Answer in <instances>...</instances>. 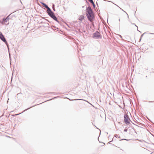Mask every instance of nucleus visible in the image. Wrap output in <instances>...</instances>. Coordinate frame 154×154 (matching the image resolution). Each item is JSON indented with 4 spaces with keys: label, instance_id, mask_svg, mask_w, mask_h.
<instances>
[{
    "label": "nucleus",
    "instance_id": "nucleus-7",
    "mask_svg": "<svg viewBox=\"0 0 154 154\" xmlns=\"http://www.w3.org/2000/svg\"><path fill=\"white\" fill-rule=\"evenodd\" d=\"M37 105L35 104V105H34V106H31V107H29V108H27V109H25V110H24V111H23L22 112H21V113H19V114H15L14 115H12V116H16L18 115H19V114H21V113H23V112H25V111H26L27 110H28V109H29L30 108H32V107H34V106H36V105Z\"/></svg>",
    "mask_w": 154,
    "mask_h": 154
},
{
    "label": "nucleus",
    "instance_id": "nucleus-19",
    "mask_svg": "<svg viewBox=\"0 0 154 154\" xmlns=\"http://www.w3.org/2000/svg\"><path fill=\"white\" fill-rule=\"evenodd\" d=\"M46 26L48 27V26H49V24L48 23H46Z\"/></svg>",
    "mask_w": 154,
    "mask_h": 154
},
{
    "label": "nucleus",
    "instance_id": "nucleus-14",
    "mask_svg": "<svg viewBox=\"0 0 154 154\" xmlns=\"http://www.w3.org/2000/svg\"><path fill=\"white\" fill-rule=\"evenodd\" d=\"M115 136L116 137V138H117V137H118V138H120V136H119V135H117L116 134H115Z\"/></svg>",
    "mask_w": 154,
    "mask_h": 154
},
{
    "label": "nucleus",
    "instance_id": "nucleus-31",
    "mask_svg": "<svg viewBox=\"0 0 154 154\" xmlns=\"http://www.w3.org/2000/svg\"><path fill=\"white\" fill-rule=\"evenodd\" d=\"M86 1V2H87V3L88 5H89V2H87V1Z\"/></svg>",
    "mask_w": 154,
    "mask_h": 154
},
{
    "label": "nucleus",
    "instance_id": "nucleus-6",
    "mask_svg": "<svg viewBox=\"0 0 154 154\" xmlns=\"http://www.w3.org/2000/svg\"><path fill=\"white\" fill-rule=\"evenodd\" d=\"M46 8L47 9V13L48 15H49L54 13V12L52 11L51 10L48 6Z\"/></svg>",
    "mask_w": 154,
    "mask_h": 154
},
{
    "label": "nucleus",
    "instance_id": "nucleus-1",
    "mask_svg": "<svg viewBox=\"0 0 154 154\" xmlns=\"http://www.w3.org/2000/svg\"><path fill=\"white\" fill-rule=\"evenodd\" d=\"M85 14L88 20L93 25H94L93 21L95 18V16L94 13L90 5L86 7Z\"/></svg>",
    "mask_w": 154,
    "mask_h": 154
},
{
    "label": "nucleus",
    "instance_id": "nucleus-32",
    "mask_svg": "<svg viewBox=\"0 0 154 154\" xmlns=\"http://www.w3.org/2000/svg\"><path fill=\"white\" fill-rule=\"evenodd\" d=\"M126 140V139H122L121 140Z\"/></svg>",
    "mask_w": 154,
    "mask_h": 154
},
{
    "label": "nucleus",
    "instance_id": "nucleus-42",
    "mask_svg": "<svg viewBox=\"0 0 154 154\" xmlns=\"http://www.w3.org/2000/svg\"><path fill=\"white\" fill-rule=\"evenodd\" d=\"M48 100H46V101H48Z\"/></svg>",
    "mask_w": 154,
    "mask_h": 154
},
{
    "label": "nucleus",
    "instance_id": "nucleus-11",
    "mask_svg": "<svg viewBox=\"0 0 154 154\" xmlns=\"http://www.w3.org/2000/svg\"><path fill=\"white\" fill-rule=\"evenodd\" d=\"M2 21L4 23V22H7V20H6V19L5 18H4L2 19Z\"/></svg>",
    "mask_w": 154,
    "mask_h": 154
},
{
    "label": "nucleus",
    "instance_id": "nucleus-44",
    "mask_svg": "<svg viewBox=\"0 0 154 154\" xmlns=\"http://www.w3.org/2000/svg\"><path fill=\"white\" fill-rule=\"evenodd\" d=\"M139 122H138V123H137V124H139Z\"/></svg>",
    "mask_w": 154,
    "mask_h": 154
},
{
    "label": "nucleus",
    "instance_id": "nucleus-43",
    "mask_svg": "<svg viewBox=\"0 0 154 154\" xmlns=\"http://www.w3.org/2000/svg\"><path fill=\"white\" fill-rule=\"evenodd\" d=\"M48 100H46V101H48Z\"/></svg>",
    "mask_w": 154,
    "mask_h": 154
},
{
    "label": "nucleus",
    "instance_id": "nucleus-26",
    "mask_svg": "<svg viewBox=\"0 0 154 154\" xmlns=\"http://www.w3.org/2000/svg\"><path fill=\"white\" fill-rule=\"evenodd\" d=\"M53 10L54 11H55V10H55V8H53Z\"/></svg>",
    "mask_w": 154,
    "mask_h": 154
},
{
    "label": "nucleus",
    "instance_id": "nucleus-10",
    "mask_svg": "<svg viewBox=\"0 0 154 154\" xmlns=\"http://www.w3.org/2000/svg\"><path fill=\"white\" fill-rule=\"evenodd\" d=\"M40 3L43 5V6L45 8H46L48 6L45 3L42 2H40Z\"/></svg>",
    "mask_w": 154,
    "mask_h": 154
},
{
    "label": "nucleus",
    "instance_id": "nucleus-13",
    "mask_svg": "<svg viewBox=\"0 0 154 154\" xmlns=\"http://www.w3.org/2000/svg\"><path fill=\"white\" fill-rule=\"evenodd\" d=\"M146 33V32H145L143 34H142L141 35L140 37V41L141 40V39H142V38L143 36Z\"/></svg>",
    "mask_w": 154,
    "mask_h": 154
},
{
    "label": "nucleus",
    "instance_id": "nucleus-4",
    "mask_svg": "<svg viewBox=\"0 0 154 154\" xmlns=\"http://www.w3.org/2000/svg\"><path fill=\"white\" fill-rule=\"evenodd\" d=\"M0 38L5 43L7 46H8V44L6 38H5L4 35L1 32H0Z\"/></svg>",
    "mask_w": 154,
    "mask_h": 154
},
{
    "label": "nucleus",
    "instance_id": "nucleus-45",
    "mask_svg": "<svg viewBox=\"0 0 154 154\" xmlns=\"http://www.w3.org/2000/svg\"><path fill=\"white\" fill-rule=\"evenodd\" d=\"M153 145H154V144H153Z\"/></svg>",
    "mask_w": 154,
    "mask_h": 154
},
{
    "label": "nucleus",
    "instance_id": "nucleus-16",
    "mask_svg": "<svg viewBox=\"0 0 154 154\" xmlns=\"http://www.w3.org/2000/svg\"><path fill=\"white\" fill-rule=\"evenodd\" d=\"M58 97H54V98H52V99H50L49 100H53V99H54L55 98H58Z\"/></svg>",
    "mask_w": 154,
    "mask_h": 154
},
{
    "label": "nucleus",
    "instance_id": "nucleus-35",
    "mask_svg": "<svg viewBox=\"0 0 154 154\" xmlns=\"http://www.w3.org/2000/svg\"><path fill=\"white\" fill-rule=\"evenodd\" d=\"M103 143L104 144V145H103V146L105 145V144L104 143Z\"/></svg>",
    "mask_w": 154,
    "mask_h": 154
},
{
    "label": "nucleus",
    "instance_id": "nucleus-17",
    "mask_svg": "<svg viewBox=\"0 0 154 154\" xmlns=\"http://www.w3.org/2000/svg\"><path fill=\"white\" fill-rule=\"evenodd\" d=\"M135 26L137 27V30L138 31L140 32V33H141V32L139 30H138V26L136 24L135 25Z\"/></svg>",
    "mask_w": 154,
    "mask_h": 154
},
{
    "label": "nucleus",
    "instance_id": "nucleus-39",
    "mask_svg": "<svg viewBox=\"0 0 154 154\" xmlns=\"http://www.w3.org/2000/svg\"><path fill=\"white\" fill-rule=\"evenodd\" d=\"M96 3H97V5H98V4H97V2Z\"/></svg>",
    "mask_w": 154,
    "mask_h": 154
},
{
    "label": "nucleus",
    "instance_id": "nucleus-24",
    "mask_svg": "<svg viewBox=\"0 0 154 154\" xmlns=\"http://www.w3.org/2000/svg\"><path fill=\"white\" fill-rule=\"evenodd\" d=\"M0 23H1L2 24H4V23L3 22H2V21H0Z\"/></svg>",
    "mask_w": 154,
    "mask_h": 154
},
{
    "label": "nucleus",
    "instance_id": "nucleus-23",
    "mask_svg": "<svg viewBox=\"0 0 154 154\" xmlns=\"http://www.w3.org/2000/svg\"><path fill=\"white\" fill-rule=\"evenodd\" d=\"M91 3V2H92L93 1V0H88Z\"/></svg>",
    "mask_w": 154,
    "mask_h": 154
},
{
    "label": "nucleus",
    "instance_id": "nucleus-8",
    "mask_svg": "<svg viewBox=\"0 0 154 154\" xmlns=\"http://www.w3.org/2000/svg\"><path fill=\"white\" fill-rule=\"evenodd\" d=\"M12 13L10 14L6 18V20H7L10 19H12V17H11Z\"/></svg>",
    "mask_w": 154,
    "mask_h": 154
},
{
    "label": "nucleus",
    "instance_id": "nucleus-41",
    "mask_svg": "<svg viewBox=\"0 0 154 154\" xmlns=\"http://www.w3.org/2000/svg\"><path fill=\"white\" fill-rule=\"evenodd\" d=\"M2 116H0V119L1 118V117H2Z\"/></svg>",
    "mask_w": 154,
    "mask_h": 154
},
{
    "label": "nucleus",
    "instance_id": "nucleus-30",
    "mask_svg": "<svg viewBox=\"0 0 154 154\" xmlns=\"http://www.w3.org/2000/svg\"><path fill=\"white\" fill-rule=\"evenodd\" d=\"M91 3L92 4V5H93L94 4L93 1V2H91Z\"/></svg>",
    "mask_w": 154,
    "mask_h": 154
},
{
    "label": "nucleus",
    "instance_id": "nucleus-3",
    "mask_svg": "<svg viewBox=\"0 0 154 154\" xmlns=\"http://www.w3.org/2000/svg\"><path fill=\"white\" fill-rule=\"evenodd\" d=\"M92 37L96 39H101L102 38V35L99 32L96 31L93 33Z\"/></svg>",
    "mask_w": 154,
    "mask_h": 154
},
{
    "label": "nucleus",
    "instance_id": "nucleus-34",
    "mask_svg": "<svg viewBox=\"0 0 154 154\" xmlns=\"http://www.w3.org/2000/svg\"><path fill=\"white\" fill-rule=\"evenodd\" d=\"M149 34H154V33H149Z\"/></svg>",
    "mask_w": 154,
    "mask_h": 154
},
{
    "label": "nucleus",
    "instance_id": "nucleus-12",
    "mask_svg": "<svg viewBox=\"0 0 154 154\" xmlns=\"http://www.w3.org/2000/svg\"><path fill=\"white\" fill-rule=\"evenodd\" d=\"M69 100H70V101H72V100H74V101H76V100H82V99H72V100H70V99H69Z\"/></svg>",
    "mask_w": 154,
    "mask_h": 154
},
{
    "label": "nucleus",
    "instance_id": "nucleus-28",
    "mask_svg": "<svg viewBox=\"0 0 154 154\" xmlns=\"http://www.w3.org/2000/svg\"><path fill=\"white\" fill-rule=\"evenodd\" d=\"M48 94H53V93H56L54 92H49L48 93Z\"/></svg>",
    "mask_w": 154,
    "mask_h": 154
},
{
    "label": "nucleus",
    "instance_id": "nucleus-40",
    "mask_svg": "<svg viewBox=\"0 0 154 154\" xmlns=\"http://www.w3.org/2000/svg\"><path fill=\"white\" fill-rule=\"evenodd\" d=\"M120 20V19H119V21Z\"/></svg>",
    "mask_w": 154,
    "mask_h": 154
},
{
    "label": "nucleus",
    "instance_id": "nucleus-21",
    "mask_svg": "<svg viewBox=\"0 0 154 154\" xmlns=\"http://www.w3.org/2000/svg\"><path fill=\"white\" fill-rule=\"evenodd\" d=\"M121 10L122 11H124L127 14V16H128V18H129V16H128V14H127V13H126L125 11H124L123 9H121Z\"/></svg>",
    "mask_w": 154,
    "mask_h": 154
},
{
    "label": "nucleus",
    "instance_id": "nucleus-15",
    "mask_svg": "<svg viewBox=\"0 0 154 154\" xmlns=\"http://www.w3.org/2000/svg\"><path fill=\"white\" fill-rule=\"evenodd\" d=\"M127 127L130 128L131 125V124L130 122H129V123L127 124Z\"/></svg>",
    "mask_w": 154,
    "mask_h": 154
},
{
    "label": "nucleus",
    "instance_id": "nucleus-33",
    "mask_svg": "<svg viewBox=\"0 0 154 154\" xmlns=\"http://www.w3.org/2000/svg\"><path fill=\"white\" fill-rule=\"evenodd\" d=\"M132 24H133V25H135V24L134 23H131Z\"/></svg>",
    "mask_w": 154,
    "mask_h": 154
},
{
    "label": "nucleus",
    "instance_id": "nucleus-2",
    "mask_svg": "<svg viewBox=\"0 0 154 154\" xmlns=\"http://www.w3.org/2000/svg\"><path fill=\"white\" fill-rule=\"evenodd\" d=\"M124 122L125 124H127L129 123V122H131L133 124L135 125L130 120V118L126 114H125L124 115Z\"/></svg>",
    "mask_w": 154,
    "mask_h": 154
},
{
    "label": "nucleus",
    "instance_id": "nucleus-22",
    "mask_svg": "<svg viewBox=\"0 0 154 154\" xmlns=\"http://www.w3.org/2000/svg\"><path fill=\"white\" fill-rule=\"evenodd\" d=\"M59 29L58 28L56 27L55 29V30H57V31H58Z\"/></svg>",
    "mask_w": 154,
    "mask_h": 154
},
{
    "label": "nucleus",
    "instance_id": "nucleus-25",
    "mask_svg": "<svg viewBox=\"0 0 154 154\" xmlns=\"http://www.w3.org/2000/svg\"><path fill=\"white\" fill-rule=\"evenodd\" d=\"M14 17V15L13 14H12V15H11V17H12V18H13V17Z\"/></svg>",
    "mask_w": 154,
    "mask_h": 154
},
{
    "label": "nucleus",
    "instance_id": "nucleus-29",
    "mask_svg": "<svg viewBox=\"0 0 154 154\" xmlns=\"http://www.w3.org/2000/svg\"><path fill=\"white\" fill-rule=\"evenodd\" d=\"M148 102L149 103H153V101H148Z\"/></svg>",
    "mask_w": 154,
    "mask_h": 154
},
{
    "label": "nucleus",
    "instance_id": "nucleus-37",
    "mask_svg": "<svg viewBox=\"0 0 154 154\" xmlns=\"http://www.w3.org/2000/svg\"><path fill=\"white\" fill-rule=\"evenodd\" d=\"M53 27L54 28H56V27L54 26H53Z\"/></svg>",
    "mask_w": 154,
    "mask_h": 154
},
{
    "label": "nucleus",
    "instance_id": "nucleus-38",
    "mask_svg": "<svg viewBox=\"0 0 154 154\" xmlns=\"http://www.w3.org/2000/svg\"><path fill=\"white\" fill-rule=\"evenodd\" d=\"M120 37L121 38H122V36H120Z\"/></svg>",
    "mask_w": 154,
    "mask_h": 154
},
{
    "label": "nucleus",
    "instance_id": "nucleus-18",
    "mask_svg": "<svg viewBox=\"0 0 154 154\" xmlns=\"http://www.w3.org/2000/svg\"><path fill=\"white\" fill-rule=\"evenodd\" d=\"M128 129H125L124 130V131L125 132H127L128 131Z\"/></svg>",
    "mask_w": 154,
    "mask_h": 154
},
{
    "label": "nucleus",
    "instance_id": "nucleus-27",
    "mask_svg": "<svg viewBox=\"0 0 154 154\" xmlns=\"http://www.w3.org/2000/svg\"><path fill=\"white\" fill-rule=\"evenodd\" d=\"M113 138H112V140L111 141H110L109 142V143H109L110 142H112V141H113Z\"/></svg>",
    "mask_w": 154,
    "mask_h": 154
},
{
    "label": "nucleus",
    "instance_id": "nucleus-20",
    "mask_svg": "<svg viewBox=\"0 0 154 154\" xmlns=\"http://www.w3.org/2000/svg\"><path fill=\"white\" fill-rule=\"evenodd\" d=\"M93 6L94 8H95L96 7V5L95 4H94L93 5Z\"/></svg>",
    "mask_w": 154,
    "mask_h": 154
},
{
    "label": "nucleus",
    "instance_id": "nucleus-9",
    "mask_svg": "<svg viewBox=\"0 0 154 154\" xmlns=\"http://www.w3.org/2000/svg\"><path fill=\"white\" fill-rule=\"evenodd\" d=\"M84 18H85L84 16L82 15L79 17V19L80 21H82L84 19Z\"/></svg>",
    "mask_w": 154,
    "mask_h": 154
},
{
    "label": "nucleus",
    "instance_id": "nucleus-36",
    "mask_svg": "<svg viewBox=\"0 0 154 154\" xmlns=\"http://www.w3.org/2000/svg\"><path fill=\"white\" fill-rule=\"evenodd\" d=\"M119 123L120 124H121L122 123H121V122H119Z\"/></svg>",
    "mask_w": 154,
    "mask_h": 154
},
{
    "label": "nucleus",
    "instance_id": "nucleus-5",
    "mask_svg": "<svg viewBox=\"0 0 154 154\" xmlns=\"http://www.w3.org/2000/svg\"><path fill=\"white\" fill-rule=\"evenodd\" d=\"M49 16L51 18L53 19L54 20L57 22L58 23H60V22L58 20L57 18L55 15L54 12Z\"/></svg>",
    "mask_w": 154,
    "mask_h": 154
}]
</instances>
